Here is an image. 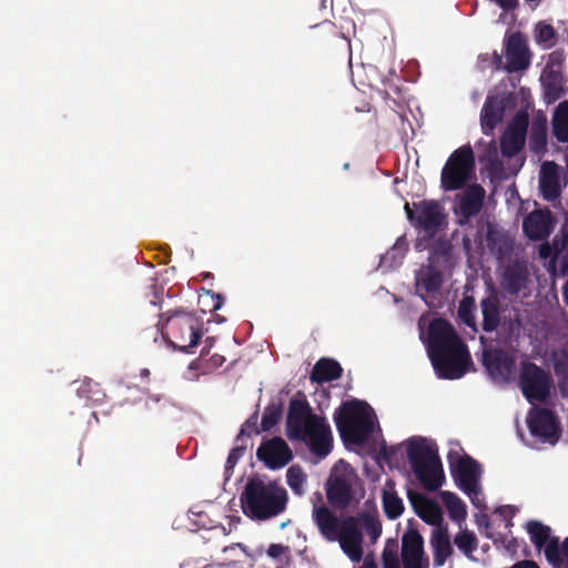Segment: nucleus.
Masks as SVG:
<instances>
[{"instance_id":"f257e3e1","label":"nucleus","mask_w":568,"mask_h":568,"mask_svg":"<svg viewBox=\"0 0 568 568\" xmlns=\"http://www.w3.org/2000/svg\"><path fill=\"white\" fill-rule=\"evenodd\" d=\"M419 336L439 378L458 379L471 364L466 345L453 326L442 318L422 316L418 322Z\"/></svg>"},{"instance_id":"f03ea898","label":"nucleus","mask_w":568,"mask_h":568,"mask_svg":"<svg viewBox=\"0 0 568 568\" xmlns=\"http://www.w3.org/2000/svg\"><path fill=\"white\" fill-rule=\"evenodd\" d=\"M287 434L292 439L303 440L311 453L322 459L333 448V436L324 418L313 414L302 400H292L287 414Z\"/></svg>"},{"instance_id":"7ed1b4c3","label":"nucleus","mask_w":568,"mask_h":568,"mask_svg":"<svg viewBox=\"0 0 568 568\" xmlns=\"http://www.w3.org/2000/svg\"><path fill=\"white\" fill-rule=\"evenodd\" d=\"M312 518L321 535L327 541H338L342 550L352 561L362 560L363 536L355 517L341 519L326 506L315 505L312 510Z\"/></svg>"},{"instance_id":"20e7f679","label":"nucleus","mask_w":568,"mask_h":568,"mask_svg":"<svg viewBox=\"0 0 568 568\" xmlns=\"http://www.w3.org/2000/svg\"><path fill=\"white\" fill-rule=\"evenodd\" d=\"M287 501L288 496L283 487L261 479H251L241 495L244 515L260 521L281 515Z\"/></svg>"},{"instance_id":"39448f33","label":"nucleus","mask_w":568,"mask_h":568,"mask_svg":"<svg viewBox=\"0 0 568 568\" xmlns=\"http://www.w3.org/2000/svg\"><path fill=\"white\" fill-rule=\"evenodd\" d=\"M403 445L417 480L428 490L438 489L445 475L435 443L423 437H412Z\"/></svg>"},{"instance_id":"423d86ee","label":"nucleus","mask_w":568,"mask_h":568,"mask_svg":"<svg viewBox=\"0 0 568 568\" xmlns=\"http://www.w3.org/2000/svg\"><path fill=\"white\" fill-rule=\"evenodd\" d=\"M337 429L345 442L362 444L377 427L373 408L361 400L344 403L335 414Z\"/></svg>"},{"instance_id":"0eeeda50","label":"nucleus","mask_w":568,"mask_h":568,"mask_svg":"<svg viewBox=\"0 0 568 568\" xmlns=\"http://www.w3.org/2000/svg\"><path fill=\"white\" fill-rule=\"evenodd\" d=\"M358 476L353 467L338 460L332 468L326 494L329 503L337 508H346L357 501Z\"/></svg>"},{"instance_id":"6e6552de","label":"nucleus","mask_w":568,"mask_h":568,"mask_svg":"<svg viewBox=\"0 0 568 568\" xmlns=\"http://www.w3.org/2000/svg\"><path fill=\"white\" fill-rule=\"evenodd\" d=\"M443 261L452 264L449 254L434 253L427 265H422L415 273V287L416 293L425 301L429 307H435V300L440 293L444 283V272L439 268V263Z\"/></svg>"},{"instance_id":"1a4fd4ad","label":"nucleus","mask_w":568,"mask_h":568,"mask_svg":"<svg viewBox=\"0 0 568 568\" xmlns=\"http://www.w3.org/2000/svg\"><path fill=\"white\" fill-rule=\"evenodd\" d=\"M475 166L474 152L469 145L454 151L442 170L440 182L445 191H454L464 186Z\"/></svg>"},{"instance_id":"9d476101","label":"nucleus","mask_w":568,"mask_h":568,"mask_svg":"<svg viewBox=\"0 0 568 568\" xmlns=\"http://www.w3.org/2000/svg\"><path fill=\"white\" fill-rule=\"evenodd\" d=\"M450 468L458 487L469 497L476 508L483 509L485 499L481 494L479 465L473 458L464 456L455 460L452 459Z\"/></svg>"},{"instance_id":"9b49d317","label":"nucleus","mask_w":568,"mask_h":568,"mask_svg":"<svg viewBox=\"0 0 568 568\" xmlns=\"http://www.w3.org/2000/svg\"><path fill=\"white\" fill-rule=\"evenodd\" d=\"M172 339L170 344L181 352L195 347L203 332L199 320L192 314L175 315L170 318Z\"/></svg>"},{"instance_id":"f8f14e48","label":"nucleus","mask_w":568,"mask_h":568,"mask_svg":"<svg viewBox=\"0 0 568 568\" xmlns=\"http://www.w3.org/2000/svg\"><path fill=\"white\" fill-rule=\"evenodd\" d=\"M519 387L529 403L542 402L549 394L550 379L544 369L525 362L519 375Z\"/></svg>"},{"instance_id":"ddd939ff","label":"nucleus","mask_w":568,"mask_h":568,"mask_svg":"<svg viewBox=\"0 0 568 568\" xmlns=\"http://www.w3.org/2000/svg\"><path fill=\"white\" fill-rule=\"evenodd\" d=\"M531 442H526L534 447L537 443L555 444L558 440L559 426L551 412L534 408L527 417Z\"/></svg>"},{"instance_id":"4468645a","label":"nucleus","mask_w":568,"mask_h":568,"mask_svg":"<svg viewBox=\"0 0 568 568\" xmlns=\"http://www.w3.org/2000/svg\"><path fill=\"white\" fill-rule=\"evenodd\" d=\"M483 364L495 384L509 382L515 373V358L500 349H484Z\"/></svg>"},{"instance_id":"2eb2a0df","label":"nucleus","mask_w":568,"mask_h":568,"mask_svg":"<svg viewBox=\"0 0 568 568\" xmlns=\"http://www.w3.org/2000/svg\"><path fill=\"white\" fill-rule=\"evenodd\" d=\"M528 114L518 112L509 123L500 142L501 152L505 156L516 155L524 146L528 128Z\"/></svg>"},{"instance_id":"dca6fc26","label":"nucleus","mask_w":568,"mask_h":568,"mask_svg":"<svg viewBox=\"0 0 568 568\" xmlns=\"http://www.w3.org/2000/svg\"><path fill=\"white\" fill-rule=\"evenodd\" d=\"M485 197V190L477 184L466 187L456 196L454 203V213L458 217V223H466L471 216L479 213Z\"/></svg>"},{"instance_id":"f3484780","label":"nucleus","mask_w":568,"mask_h":568,"mask_svg":"<svg viewBox=\"0 0 568 568\" xmlns=\"http://www.w3.org/2000/svg\"><path fill=\"white\" fill-rule=\"evenodd\" d=\"M539 256L549 258L548 271L561 274L568 273V232L554 239V243H542L539 247Z\"/></svg>"},{"instance_id":"a211bd4d","label":"nucleus","mask_w":568,"mask_h":568,"mask_svg":"<svg viewBox=\"0 0 568 568\" xmlns=\"http://www.w3.org/2000/svg\"><path fill=\"white\" fill-rule=\"evenodd\" d=\"M402 559L404 568H428V558L424 551L422 536L417 531H409L402 538Z\"/></svg>"},{"instance_id":"6ab92c4d","label":"nucleus","mask_w":568,"mask_h":568,"mask_svg":"<svg viewBox=\"0 0 568 568\" xmlns=\"http://www.w3.org/2000/svg\"><path fill=\"white\" fill-rule=\"evenodd\" d=\"M562 185L561 168L554 162H544L539 173V190L542 197L549 202L557 201Z\"/></svg>"},{"instance_id":"aec40b11","label":"nucleus","mask_w":568,"mask_h":568,"mask_svg":"<svg viewBox=\"0 0 568 568\" xmlns=\"http://www.w3.org/2000/svg\"><path fill=\"white\" fill-rule=\"evenodd\" d=\"M257 457L268 468L277 469L287 465L292 459V453L282 438H273L262 444L257 449Z\"/></svg>"},{"instance_id":"412c9836","label":"nucleus","mask_w":568,"mask_h":568,"mask_svg":"<svg viewBox=\"0 0 568 568\" xmlns=\"http://www.w3.org/2000/svg\"><path fill=\"white\" fill-rule=\"evenodd\" d=\"M506 70L508 72L521 71L529 67L530 57L527 43L520 33H513L506 41Z\"/></svg>"},{"instance_id":"4be33fe9","label":"nucleus","mask_w":568,"mask_h":568,"mask_svg":"<svg viewBox=\"0 0 568 568\" xmlns=\"http://www.w3.org/2000/svg\"><path fill=\"white\" fill-rule=\"evenodd\" d=\"M555 221L549 210L537 209L529 213L524 222L525 234L530 240H541L547 237L552 231Z\"/></svg>"},{"instance_id":"5701e85b","label":"nucleus","mask_w":568,"mask_h":568,"mask_svg":"<svg viewBox=\"0 0 568 568\" xmlns=\"http://www.w3.org/2000/svg\"><path fill=\"white\" fill-rule=\"evenodd\" d=\"M409 499L414 511L420 519L434 528L442 527L443 513L435 501L419 494L409 495Z\"/></svg>"},{"instance_id":"b1692460","label":"nucleus","mask_w":568,"mask_h":568,"mask_svg":"<svg viewBox=\"0 0 568 568\" xmlns=\"http://www.w3.org/2000/svg\"><path fill=\"white\" fill-rule=\"evenodd\" d=\"M527 266L524 263L516 262L504 270L500 284L507 293L514 295L524 291L527 286Z\"/></svg>"},{"instance_id":"393cba45","label":"nucleus","mask_w":568,"mask_h":568,"mask_svg":"<svg viewBox=\"0 0 568 568\" xmlns=\"http://www.w3.org/2000/svg\"><path fill=\"white\" fill-rule=\"evenodd\" d=\"M526 527L530 536V540L537 547V549H544L546 557L549 549H552L556 555L559 554L561 544H559L558 538L551 536V530L549 527L544 526L538 521H529Z\"/></svg>"},{"instance_id":"a878e982","label":"nucleus","mask_w":568,"mask_h":568,"mask_svg":"<svg viewBox=\"0 0 568 568\" xmlns=\"http://www.w3.org/2000/svg\"><path fill=\"white\" fill-rule=\"evenodd\" d=\"M408 251V242L404 235L399 236L394 245L381 256L378 270L383 273L399 268Z\"/></svg>"},{"instance_id":"bb28decb","label":"nucleus","mask_w":568,"mask_h":568,"mask_svg":"<svg viewBox=\"0 0 568 568\" xmlns=\"http://www.w3.org/2000/svg\"><path fill=\"white\" fill-rule=\"evenodd\" d=\"M503 113V100L497 97H488L480 116L481 129L485 134L489 135L495 126L501 122Z\"/></svg>"},{"instance_id":"cd10ccee","label":"nucleus","mask_w":568,"mask_h":568,"mask_svg":"<svg viewBox=\"0 0 568 568\" xmlns=\"http://www.w3.org/2000/svg\"><path fill=\"white\" fill-rule=\"evenodd\" d=\"M417 222L426 231H434L440 222V206L435 201H420L414 204Z\"/></svg>"},{"instance_id":"c85d7f7f","label":"nucleus","mask_w":568,"mask_h":568,"mask_svg":"<svg viewBox=\"0 0 568 568\" xmlns=\"http://www.w3.org/2000/svg\"><path fill=\"white\" fill-rule=\"evenodd\" d=\"M382 503L384 513L389 519H397L404 511L403 499L398 496L395 484L390 479L386 480L383 486Z\"/></svg>"},{"instance_id":"c756f323","label":"nucleus","mask_w":568,"mask_h":568,"mask_svg":"<svg viewBox=\"0 0 568 568\" xmlns=\"http://www.w3.org/2000/svg\"><path fill=\"white\" fill-rule=\"evenodd\" d=\"M430 545L434 550L435 566H443L453 551L447 529L443 527L434 528L430 537Z\"/></svg>"},{"instance_id":"7c9ffc66","label":"nucleus","mask_w":568,"mask_h":568,"mask_svg":"<svg viewBox=\"0 0 568 568\" xmlns=\"http://www.w3.org/2000/svg\"><path fill=\"white\" fill-rule=\"evenodd\" d=\"M483 313V327L486 332H493L499 325V300L495 293H490L480 303Z\"/></svg>"},{"instance_id":"2f4dec72","label":"nucleus","mask_w":568,"mask_h":568,"mask_svg":"<svg viewBox=\"0 0 568 568\" xmlns=\"http://www.w3.org/2000/svg\"><path fill=\"white\" fill-rule=\"evenodd\" d=\"M342 368L339 364L333 359H320L312 372V379L318 383L329 382L341 376Z\"/></svg>"},{"instance_id":"473e14b6","label":"nucleus","mask_w":568,"mask_h":568,"mask_svg":"<svg viewBox=\"0 0 568 568\" xmlns=\"http://www.w3.org/2000/svg\"><path fill=\"white\" fill-rule=\"evenodd\" d=\"M454 544L460 552L469 560L479 562L480 558L475 555L478 549V539L474 532L462 530L454 537Z\"/></svg>"},{"instance_id":"72a5a7b5","label":"nucleus","mask_w":568,"mask_h":568,"mask_svg":"<svg viewBox=\"0 0 568 568\" xmlns=\"http://www.w3.org/2000/svg\"><path fill=\"white\" fill-rule=\"evenodd\" d=\"M552 130L556 139L568 142V100L558 104L552 116Z\"/></svg>"},{"instance_id":"f704fd0d","label":"nucleus","mask_w":568,"mask_h":568,"mask_svg":"<svg viewBox=\"0 0 568 568\" xmlns=\"http://www.w3.org/2000/svg\"><path fill=\"white\" fill-rule=\"evenodd\" d=\"M440 497L448 510L449 517L458 524L463 523L467 516L466 505L464 501L450 491H442Z\"/></svg>"},{"instance_id":"c9c22d12","label":"nucleus","mask_w":568,"mask_h":568,"mask_svg":"<svg viewBox=\"0 0 568 568\" xmlns=\"http://www.w3.org/2000/svg\"><path fill=\"white\" fill-rule=\"evenodd\" d=\"M541 81L544 85V95L547 103H554L562 95L561 79L558 74L546 75L544 73L541 75Z\"/></svg>"},{"instance_id":"e433bc0d","label":"nucleus","mask_w":568,"mask_h":568,"mask_svg":"<svg viewBox=\"0 0 568 568\" xmlns=\"http://www.w3.org/2000/svg\"><path fill=\"white\" fill-rule=\"evenodd\" d=\"M286 483L294 494L302 496L306 491L307 476L298 466H291L286 471Z\"/></svg>"},{"instance_id":"4c0bfd02","label":"nucleus","mask_w":568,"mask_h":568,"mask_svg":"<svg viewBox=\"0 0 568 568\" xmlns=\"http://www.w3.org/2000/svg\"><path fill=\"white\" fill-rule=\"evenodd\" d=\"M536 42L544 49L551 48L556 42V33L552 26L539 22L535 27Z\"/></svg>"},{"instance_id":"58836bf2","label":"nucleus","mask_w":568,"mask_h":568,"mask_svg":"<svg viewBox=\"0 0 568 568\" xmlns=\"http://www.w3.org/2000/svg\"><path fill=\"white\" fill-rule=\"evenodd\" d=\"M357 527L362 526L371 539L376 540L382 534V526L377 517L373 514H362L357 518Z\"/></svg>"},{"instance_id":"ea45409f","label":"nucleus","mask_w":568,"mask_h":568,"mask_svg":"<svg viewBox=\"0 0 568 568\" xmlns=\"http://www.w3.org/2000/svg\"><path fill=\"white\" fill-rule=\"evenodd\" d=\"M475 301L471 297H465L460 301L458 306V317L459 320L469 326L474 332L476 331V321H475Z\"/></svg>"},{"instance_id":"a19ab883","label":"nucleus","mask_w":568,"mask_h":568,"mask_svg":"<svg viewBox=\"0 0 568 568\" xmlns=\"http://www.w3.org/2000/svg\"><path fill=\"white\" fill-rule=\"evenodd\" d=\"M383 568H402L396 540L388 539L382 554Z\"/></svg>"},{"instance_id":"79ce46f5","label":"nucleus","mask_w":568,"mask_h":568,"mask_svg":"<svg viewBox=\"0 0 568 568\" xmlns=\"http://www.w3.org/2000/svg\"><path fill=\"white\" fill-rule=\"evenodd\" d=\"M546 129L545 126H532L529 136V148L536 154H540L546 149Z\"/></svg>"},{"instance_id":"37998d69","label":"nucleus","mask_w":568,"mask_h":568,"mask_svg":"<svg viewBox=\"0 0 568 568\" xmlns=\"http://www.w3.org/2000/svg\"><path fill=\"white\" fill-rule=\"evenodd\" d=\"M547 560L554 568H568V538L561 542L558 555L552 549L547 551Z\"/></svg>"},{"instance_id":"c03bdc74","label":"nucleus","mask_w":568,"mask_h":568,"mask_svg":"<svg viewBox=\"0 0 568 568\" xmlns=\"http://www.w3.org/2000/svg\"><path fill=\"white\" fill-rule=\"evenodd\" d=\"M186 517L190 521L189 529L203 528L206 526V516L200 506H193L189 509Z\"/></svg>"},{"instance_id":"a18cd8bd","label":"nucleus","mask_w":568,"mask_h":568,"mask_svg":"<svg viewBox=\"0 0 568 568\" xmlns=\"http://www.w3.org/2000/svg\"><path fill=\"white\" fill-rule=\"evenodd\" d=\"M280 417L281 412L276 407H267L261 422L262 430L271 429L278 422Z\"/></svg>"},{"instance_id":"49530a36","label":"nucleus","mask_w":568,"mask_h":568,"mask_svg":"<svg viewBox=\"0 0 568 568\" xmlns=\"http://www.w3.org/2000/svg\"><path fill=\"white\" fill-rule=\"evenodd\" d=\"M200 302L210 307V311L215 312L223 305V298L220 294H214L210 291L205 292L201 297Z\"/></svg>"},{"instance_id":"de8ad7c7","label":"nucleus","mask_w":568,"mask_h":568,"mask_svg":"<svg viewBox=\"0 0 568 568\" xmlns=\"http://www.w3.org/2000/svg\"><path fill=\"white\" fill-rule=\"evenodd\" d=\"M244 453H245L244 447H236L230 452L226 464H225V473L226 474H229L234 468V466L236 465L239 459L241 457H243Z\"/></svg>"},{"instance_id":"09e8293b","label":"nucleus","mask_w":568,"mask_h":568,"mask_svg":"<svg viewBox=\"0 0 568 568\" xmlns=\"http://www.w3.org/2000/svg\"><path fill=\"white\" fill-rule=\"evenodd\" d=\"M556 372L559 375H562V381L560 382V389L564 395H568V358L567 363L564 365L556 364Z\"/></svg>"},{"instance_id":"8fccbe9b","label":"nucleus","mask_w":568,"mask_h":568,"mask_svg":"<svg viewBox=\"0 0 568 568\" xmlns=\"http://www.w3.org/2000/svg\"><path fill=\"white\" fill-rule=\"evenodd\" d=\"M92 386H93V383L90 379H84V381L80 382L75 389L77 395L80 398H87L88 393L91 392Z\"/></svg>"},{"instance_id":"3c124183","label":"nucleus","mask_w":568,"mask_h":568,"mask_svg":"<svg viewBox=\"0 0 568 568\" xmlns=\"http://www.w3.org/2000/svg\"><path fill=\"white\" fill-rule=\"evenodd\" d=\"M479 160L486 161L489 164H494V162L497 160V148L494 141L490 142L487 153L481 155Z\"/></svg>"},{"instance_id":"603ef678","label":"nucleus","mask_w":568,"mask_h":568,"mask_svg":"<svg viewBox=\"0 0 568 568\" xmlns=\"http://www.w3.org/2000/svg\"><path fill=\"white\" fill-rule=\"evenodd\" d=\"M358 565H355L353 568H378L375 560L371 556H366L362 562L356 561Z\"/></svg>"},{"instance_id":"864d4df0","label":"nucleus","mask_w":568,"mask_h":568,"mask_svg":"<svg viewBox=\"0 0 568 568\" xmlns=\"http://www.w3.org/2000/svg\"><path fill=\"white\" fill-rule=\"evenodd\" d=\"M284 547L278 544H273L267 549V555L272 558H278L284 552Z\"/></svg>"},{"instance_id":"5fc2aeb1","label":"nucleus","mask_w":568,"mask_h":568,"mask_svg":"<svg viewBox=\"0 0 568 568\" xmlns=\"http://www.w3.org/2000/svg\"><path fill=\"white\" fill-rule=\"evenodd\" d=\"M237 550H239V551H241V552H243L244 555H247L246 547H245V546H243L242 544H234V545H232V546H229V547H224V548H223V551H224V552H230V551L235 552V551H237Z\"/></svg>"},{"instance_id":"6e6d98bb","label":"nucleus","mask_w":568,"mask_h":568,"mask_svg":"<svg viewBox=\"0 0 568 568\" xmlns=\"http://www.w3.org/2000/svg\"><path fill=\"white\" fill-rule=\"evenodd\" d=\"M163 295V288H159L156 286H152V296L153 298L150 301L153 305H159L160 297Z\"/></svg>"},{"instance_id":"4d7b16f0","label":"nucleus","mask_w":568,"mask_h":568,"mask_svg":"<svg viewBox=\"0 0 568 568\" xmlns=\"http://www.w3.org/2000/svg\"><path fill=\"white\" fill-rule=\"evenodd\" d=\"M497 4L503 9H510L515 7L517 0H495Z\"/></svg>"},{"instance_id":"13d9d810","label":"nucleus","mask_w":568,"mask_h":568,"mask_svg":"<svg viewBox=\"0 0 568 568\" xmlns=\"http://www.w3.org/2000/svg\"><path fill=\"white\" fill-rule=\"evenodd\" d=\"M511 568H538V566L534 561L524 560V561L517 562Z\"/></svg>"},{"instance_id":"bf43d9fd","label":"nucleus","mask_w":568,"mask_h":568,"mask_svg":"<svg viewBox=\"0 0 568 568\" xmlns=\"http://www.w3.org/2000/svg\"><path fill=\"white\" fill-rule=\"evenodd\" d=\"M500 515L503 516H509L514 514V509L510 506H505L498 509Z\"/></svg>"},{"instance_id":"052dcab7","label":"nucleus","mask_w":568,"mask_h":568,"mask_svg":"<svg viewBox=\"0 0 568 568\" xmlns=\"http://www.w3.org/2000/svg\"><path fill=\"white\" fill-rule=\"evenodd\" d=\"M211 361L213 362V364L215 366H220L222 365V363L224 362V357L223 356H220V355H213Z\"/></svg>"},{"instance_id":"680f3d73","label":"nucleus","mask_w":568,"mask_h":568,"mask_svg":"<svg viewBox=\"0 0 568 568\" xmlns=\"http://www.w3.org/2000/svg\"><path fill=\"white\" fill-rule=\"evenodd\" d=\"M405 212H406V215H407L408 220L412 221L414 219V212L410 209L408 203L405 204Z\"/></svg>"},{"instance_id":"e2e57ef3","label":"nucleus","mask_w":568,"mask_h":568,"mask_svg":"<svg viewBox=\"0 0 568 568\" xmlns=\"http://www.w3.org/2000/svg\"><path fill=\"white\" fill-rule=\"evenodd\" d=\"M562 295L566 304H568V281L565 283L562 287Z\"/></svg>"},{"instance_id":"0e129e2a","label":"nucleus","mask_w":568,"mask_h":568,"mask_svg":"<svg viewBox=\"0 0 568 568\" xmlns=\"http://www.w3.org/2000/svg\"><path fill=\"white\" fill-rule=\"evenodd\" d=\"M149 374H150V372H149V369H148V368H143V369L141 371V373H140V375H141L142 377H148V376H149Z\"/></svg>"},{"instance_id":"69168bd1","label":"nucleus","mask_w":568,"mask_h":568,"mask_svg":"<svg viewBox=\"0 0 568 568\" xmlns=\"http://www.w3.org/2000/svg\"><path fill=\"white\" fill-rule=\"evenodd\" d=\"M213 530H214V532H215V534H221V532H224V531H225V528H222V527H215Z\"/></svg>"},{"instance_id":"338daca9","label":"nucleus","mask_w":568,"mask_h":568,"mask_svg":"<svg viewBox=\"0 0 568 568\" xmlns=\"http://www.w3.org/2000/svg\"><path fill=\"white\" fill-rule=\"evenodd\" d=\"M288 524H290V520H287V521H283V523L281 524V529H284Z\"/></svg>"},{"instance_id":"774afa93","label":"nucleus","mask_w":568,"mask_h":568,"mask_svg":"<svg viewBox=\"0 0 568 568\" xmlns=\"http://www.w3.org/2000/svg\"><path fill=\"white\" fill-rule=\"evenodd\" d=\"M488 549H489V546H488V545H484V546H481V551H483V552H486Z\"/></svg>"}]
</instances>
